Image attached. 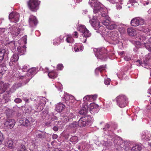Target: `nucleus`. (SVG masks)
<instances>
[{"label": "nucleus", "instance_id": "17", "mask_svg": "<svg viewBox=\"0 0 151 151\" xmlns=\"http://www.w3.org/2000/svg\"><path fill=\"white\" fill-rule=\"evenodd\" d=\"M64 98L65 100L66 101V103L67 105L68 106L73 104L72 99L73 98L72 96H70L67 93H65L64 95Z\"/></svg>", "mask_w": 151, "mask_h": 151}, {"label": "nucleus", "instance_id": "48", "mask_svg": "<svg viewBox=\"0 0 151 151\" xmlns=\"http://www.w3.org/2000/svg\"><path fill=\"white\" fill-rule=\"evenodd\" d=\"M111 80L109 78L105 79L104 81V83L106 85H109L110 84Z\"/></svg>", "mask_w": 151, "mask_h": 151}, {"label": "nucleus", "instance_id": "27", "mask_svg": "<svg viewBox=\"0 0 151 151\" xmlns=\"http://www.w3.org/2000/svg\"><path fill=\"white\" fill-rule=\"evenodd\" d=\"M83 49V47L81 44H77L74 47V50L75 52L82 51Z\"/></svg>", "mask_w": 151, "mask_h": 151}, {"label": "nucleus", "instance_id": "41", "mask_svg": "<svg viewBox=\"0 0 151 151\" xmlns=\"http://www.w3.org/2000/svg\"><path fill=\"white\" fill-rule=\"evenodd\" d=\"M87 28L84 25H81L77 28V29L83 33Z\"/></svg>", "mask_w": 151, "mask_h": 151}, {"label": "nucleus", "instance_id": "11", "mask_svg": "<svg viewBox=\"0 0 151 151\" xmlns=\"http://www.w3.org/2000/svg\"><path fill=\"white\" fill-rule=\"evenodd\" d=\"M37 69L35 68H33L29 69L27 73L25 76L26 77H28V80H30L37 73Z\"/></svg>", "mask_w": 151, "mask_h": 151}, {"label": "nucleus", "instance_id": "36", "mask_svg": "<svg viewBox=\"0 0 151 151\" xmlns=\"http://www.w3.org/2000/svg\"><path fill=\"white\" fill-rule=\"evenodd\" d=\"M106 68L105 65H101L99 67L97 68L95 70V73L96 74L98 72H101L103 70H105V68Z\"/></svg>", "mask_w": 151, "mask_h": 151}, {"label": "nucleus", "instance_id": "34", "mask_svg": "<svg viewBox=\"0 0 151 151\" xmlns=\"http://www.w3.org/2000/svg\"><path fill=\"white\" fill-rule=\"evenodd\" d=\"M48 75L49 77L52 79L56 78L57 76V74L53 71L49 72Z\"/></svg>", "mask_w": 151, "mask_h": 151}, {"label": "nucleus", "instance_id": "23", "mask_svg": "<svg viewBox=\"0 0 151 151\" xmlns=\"http://www.w3.org/2000/svg\"><path fill=\"white\" fill-rule=\"evenodd\" d=\"M139 39L140 40V42H143L142 44L145 47V43L146 44L147 43L149 40L148 38L146 37L145 35H142L139 37Z\"/></svg>", "mask_w": 151, "mask_h": 151}, {"label": "nucleus", "instance_id": "10", "mask_svg": "<svg viewBox=\"0 0 151 151\" xmlns=\"http://www.w3.org/2000/svg\"><path fill=\"white\" fill-rule=\"evenodd\" d=\"M19 14L16 12H13L9 15V19L12 22L16 23L19 21Z\"/></svg>", "mask_w": 151, "mask_h": 151}, {"label": "nucleus", "instance_id": "19", "mask_svg": "<svg viewBox=\"0 0 151 151\" xmlns=\"http://www.w3.org/2000/svg\"><path fill=\"white\" fill-rule=\"evenodd\" d=\"M88 107L87 105H84L79 111L80 114H85L87 113L88 110Z\"/></svg>", "mask_w": 151, "mask_h": 151}, {"label": "nucleus", "instance_id": "37", "mask_svg": "<svg viewBox=\"0 0 151 151\" xmlns=\"http://www.w3.org/2000/svg\"><path fill=\"white\" fill-rule=\"evenodd\" d=\"M17 151H27L25 146L24 145H21L17 147Z\"/></svg>", "mask_w": 151, "mask_h": 151}, {"label": "nucleus", "instance_id": "30", "mask_svg": "<svg viewBox=\"0 0 151 151\" xmlns=\"http://www.w3.org/2000/svg\"><path fill=\"white\" fill-rule=\"evenodd\" d=\"M145 47L149 51L151 52V37L149 39V40L147 43L146 44L145 43Z\"/></svg>", "mask_w": 151, "mask_h": 151}, {"label": "nucleus", "instance_id": "52", "mask_svg": "<svg viewBox=\"0 0 151 151\" xmlns=\"http://www.w3.org/2000/svg\"><path fill=\"white\" fill-rule=\"evenodd\" d=\"M4 139L3 136L2 134L0 132V145L2 143Z\"/></svg>", "mask_w": 151, "mask_h": 151}, {"label": "nucleus", "instance_id": "12", "mask_svg": "<svg viewBox=\"0 0 151 151\" xmlns=\"http://www.w3.org/2000/svg\"><path fill=\"white\" fill-rule=\"evenodd\" d=\"M142 148L141 144H137L134 145L131 148H129L128 147H126L125 150L126 151H140Z\"/></svg>", "mask_w": 151, "mask_h": 151}, {"label": "nucleus", "instance_id": "47", "mask_svg": "<svg viewBox=\"0 0 151 151\" xmlns=\"http://www.w3.org/2000/svg\"><path fill=\"white\" fill-rule=\"evenodd\" d=\"M3 84H4L3 87L5 91L10 87V85L8 83H4L3 82Z\"/></svg>", "mask_w": 151, "mask_h": 151}, {"label": "nucleus", "instance_id": "9", "mask_svg": "<svg viewBox=\"0 0 151 151\" xmlns=\"http://www.w3.org/2000/svg\"><path fill=\"white\" fill-rule=\"evenodd\" d=\"M90 22L92 26L96 30L100 31L99 29H102L103 28L102 26L100 25V23L98 20L93 19Z\"/></svg>", "mask_w": 151, "mask_h": 151}, {"label": "nucleus", "instance_id": "40", "mask_svg": "<svg viewBox=\"0 0 151 151\" xmlns=\"http://www.w3.org/2000/svg\"><path fill=\"white\" fill-rule=\"evenodd\" d=\"M18 52L22 53V54H24L25 51L26 47L25 46H23L22 47H18L17 48Z\"/></svg>", "mask_w": 151, "mask_h": 151}, {"label": "nucleus", "instance_id": "57", "mask_svg": "<svg viewBox=\"0 0 151 151\" xmlns=\"http://www.w3.org/2000/svg\"><path fill=\"white\" fill-rule=\"evenodd\" d=\"M109 125L108 124H106L105 127L104 128H103V129L104 130L106 131L107 130H108V129L109 128Z\"/></svg>", "mask_w": 151, "mask_h": 151}, {"label": "nucleus", "instance_id": "2", "mask_svg": "<svg viewBox=\"0 0 151 151\" xmlns=\"http://www.w3.org/2000/svg\"><path fill=\"white\" fill-rule=\"evenodd\" d=\"M40 2L37 0H29L27 2L29 8L32 11L35 12L39 8Z\"/></svg>", "mask_w": 151, "mask_h": 151}, {"label": "nucleus", "instance_id": "20", "mask_svg": "<svg viewBox=\"0 0 151 151\" xmlns=\"http://www.w3.org/2000/svg\"><path fill=\"white\" fill-rule=\"evenodd\" d=\"M31 118H28V119L27 118H24L23 119L20 120V122L22 123L23 126L26 127L28 126L30 124V121Z\"/></svg>", "mask_w": 151, "mask_h": 151}, {"label": "nucleus", "instance_id": "3", "mask_svg": "<svg viewBox=\"0 0 151 151\" xmlns=\"http://www.w3.org/2000/svg\"><path fill=\"white\" fill-rule=\"evenodd\" d=\"M127 100V97L124 95H120L116 98L117 105L121 108L125 106Z\"/></svg>", "mask_w": 151, "mask_h": 151}, {"label": "nucleus", "instance_id": "14", "mask_svg": "<svg viewBox=\"0 0 151 151\" xmlns=\"http://www.w3.org/2000/svg\"><path fill=\"white\" fill-rule=\"evenodd\" d=\"M15 124L14 120L8 119L6 120L4 123V126L7 129H9L12 128Z\"/></svg>", "mask_w": 151, "mask_h": 151}, {"label": "nucleus", "instance_id": "26", "mask_svg": "<svg viewBox=\"0 0 151 151\" xmlns=\"http://www.w3.org/2000/svg\"><path fill=\"white\" fill-rule=\"evenodd\" d=\"M9 46L12 52H14L16 50L17 45L15 41H11L9 44Z\"/></svg>", "mask_w": 151, "mask_h": 151}, {"label": "nucleus", "instance_id": "5", "mask_svg": "<svg viewBox=\"0 0 151 151\" xmlns=\"http://www.w3.org/2000/svg\"><path fill=\"white\" fill-rule=\"evenodd\" d=\"M145 23L144 20L139 17L133 19L131 21V24L133 26L136 27L139 25H142Z\"/></svg>", "mask_w": 151, "mask_h": 151}, {"label": "nucleus", "instance_id": "55", "mask_svg": "<svg viewBox=\"0 0 151 151\" xmlns=\"http://www.w3.org/2000/svg\"><path fill=\"white\" fill-rule=\"evenodd\" d=\"M14 101L17 103H19L22 102V100L20 98H17L15 99Z\"/></svg>", "mask_w": 151, "mask_h": 151}, {"label": "nucleus", "instance_id": "59", "mask_svg": "<svg viewBox=\"0 0 151 151\" xmlns=\"http://www.w3.org/2000/svg\"><path fill=\"white\" fill-rule=\"evenodd\" d=\"M78 32H74L73 34L74 37L75 38H77L78 37Z\"/></svg>", "mask_w": 151, "mask_h": 151}, {"label": "nucleus", "instance_id": "60", "mask_svg": "<svg viewBox=\"0 0 151 151\" xmlns=\"http://www.w3.org/2000/svg\"><path fill=\"white\" fill-rule=\"evenodd\" d=\"M86 144L85 142L82 143V144L80 145L81 146V148L82 150H83L85 149V146Z\"/></svg>", "mask_w": 151, "mask_h": 151}, {"label": "nucleus", "instance_id": "39", "mask_svg": "<svg viewBox=\"0 0 151 151\" xmlns=\"http://www.w3.org/2000/svg\"><path fill=\"white\" fill-rule=\"evenodd\" d=\"M111 38L114 41H116L118 39V36L116 32H112L111 33Z\"/></svg>", "mask_w": 151, "mask_h": 151}, {"label": "nucleus", "instance_id": "16", "mask_svg": "<svg viewBox=\"0 0 151 151\" xmlns=\"http://www.w3.org/2000/svg\"><path fill=\"white\" fill-rule=\"evenodd\" d=\"M9 52L7 49H0V61H2L4 57H7Z\"/></svg>", "mask_w": 151, "mask_h": 151}, {"label": "nucleus", "instance_id": "44", "mask_svg": "<svg viewBox=\"0 0 151 151\" xmlns=\"http://www.w3.org/2000/svg\"><path fill=\"white\" fill-rule=\"evenodd\" d=\"M74 40L70 35H68L66 39V41L68 43H71L73 42Z\"/></svg>", "mask_w": 151, "mask_h": 151}, {"label": "nucleus", "instance_id": "50", "mask_svg": "<svg viewBox=\"0 0 151 151\" xmlns=\"http://www.w3.org/2000/svg\"><path fill=\"white\" fill-rule=\"evenodd\" d=\"M63 68V66L62 64H59L58 65L57 69L59 70H62Z\"/></svg>", "mask_w": 151, "mask_h": 151}, {"label": "nucleus", "instance_id": "45", "mask_svg": "<svg viewBox=\"0 0 151 151\" xmlns=\"http://www.w3.org/2000/svg\"><path fill=\"white\" fill-rule=\"evenodd\" d=\"M90 95H87L85 96L83 99V101H91V98Z\"/></svg>", "mask_w": 151, "mask_h": 151}, {"label": "nucleus", "instance_id": "28", "mask_svg": "<svg viewBox=\"0 0 151 151\" xmlns=\"http://www.w3.org/2000/svg\"><path fill=\"white\" fill-rule=\"evenodd\" d=\"M40 101L39 104L42 107H40V109L39 110H42L43 109V106L46 103L45 99L44 98L41 97L39 99Z\"/></svg>", "mask_w": 151, "mask_h": 151}, {"label": "nucleus", "instance_id": "8", "mask_svg": "<svg viewBox=\"0 0 151 151\" xmlns=\"http://www.w3.org/2000/svg\"><path fill=\"white\" fill-rule=\"evenodd\" d=\"M89 109L90 112L92 114L97 113L99 109L98 105L94 103H92L90 104Z\"/></svg>", "mask_w": 151, "mask_h": 151}, {"label": "nucleus", "instance_id": "56", "mask_svg": "<svg viewBox=\"0 0 151 151\" xmlns=\"http://www.w3.org/2000/svg\"><path fill=\"white\" fill-rule=\"evenodd\" d=\"M116 9H121L122 7L118 3H117L116 4Z\"/></svg>", "mask_w": 151, "mask_h": 151}, {"label": "nucleus", "instance_id": "63", "mask_svg": "<svg viewBox=\"0 0 151 151\" xmlns=\"http://www.w3.org/2000/svg\"><path fill=\"white\" fill-rule=\"evenodd\" d=\"M53 129L54 131H57L58 130V128L57 127L55 126L53 127Z\"/></svg>", "mask_w": 151, "mask_h": 151}, {"label": "nucleus", "instance_id": "29", "mask_svg": "<svg viewBox=\"0 0 151 151\" xmlns=\"http://www.w3.org/2000/svg\"><path fill=\"white\" fill-rule=\"evenodd\" d=\"M116 27L117 25L114 22L111 21L107 28L108 29L112 30L116 28Z\"/></svg>", "mask_w": 151, "mask_h": 151}, {"label": "nucleus", "instance_id": "35", "mask_svg": "<svg viewBox=\"0 0 151 151\" xmlns=\"http://www.w3.org/2000/svg\"><path fill=\"white\" fill-rule=\"evenodd\" d=\"M61 38V36H60L59 37H58L54 39L53 41V44L54 45H59L62 40Z\"/></svg>", "mask_w": 151, "mask_h": 151}, {"label": "nucleus", "instance_id": "46", "mask_svg": "<svg viewBox=\"0 0 151 151\" xmlns=\"http://www.w3.org/2000/svg\"><path fill=\"white\" fill-rule=\"evenodd\" d=\"M5 30L6 29L5 28H0V36L1 35V37H3L5 35L4 32Z\"/></svg>", "mask_w": 151, "mask_h": 151}, {"label": "nucleus", "instance_id": "31", "mask_svg": "<svg viewBox=\"0 0 151 151\" xmlns=\"http://www.w3.org/2000/svg\"><path fill=\"white\" fill-rule=\"evenodd\" d=\"M78 126V124L77 122H74L70 124L69 125V128L76 129Z\"/></svg>", "mask_w": 151, "mask_h": 151}, {"label": "nucleus", "instance_id": "21", "mask_svg": "<svg viewBox=\"0 0 151 151\" xmlns=\"http://www.w3.org/2000/svg\"><path fill=\"white\" fill-rule=\"evenodd\" d=\"M141 137L142 139L146 140L150 136L149 133L146 131L143 132L140 134Z\"/></svg>", "mask_w": 151, "mask_h": 151}, {"label": "nucleus", "instance_id": "6", "mask_svg": "<svg viewBox=\"0 0 151 151\" xmlns=\"http://www.w3.org/2000/svg\"><path fill=\"white\" fill-rule=\"evenodd\" d=\"M21 29L19 28H17L16 26L13 25L11 27L9 28V31L10 32L12 36L14 37H16L20 33Z\"/></svg>", "mask_w": 151, "mask_h": 151}, {"label": "nucleus", "instance_id": "15", "mask_svg": "<svg viewBox=\"0 0 151 151\" xmlns=\"http://www.w3.org/2000/svg\"><path fill=\"white\" fill-rule=\"evenodd\" d=\"M29 23L30 27H32L33 25H36L38 23V21L36 17L33 15L30 16L29 19Z\"/></svg>", "mask_w": 151, "mask_h": 151}, {"label": "nucleus", "instance_id": "49", "mask_svg": "<svg viewBox=\"0 0 151 151\" xmlns=\"http://www.w3.org/2000/svg\"><path fill=\"white\" fill-rule=\"evenodd\" d=\"M142 30L144 32L146 33H148V32H149L150 33H151V30H150V29L147 27L143 28Z\"/></svg>", "mask_w": 151, "mask_h": 151}, {"label": "nucleus", "instance_id": "53", "mask_svg": "<svg viewBox=\"0 0 151 151\" xmlns=\"http://www.w3.org/2000/svg\"><path fill=\"white\" fill-rule=\"evenodd\" d=\"M28 67H27V66L26 65H24L22 69V72H27V71H28V68H27Z\"/></svg>", "mask_w": 151, "mask_h": 151}, {"label": "nucleus", "instance_id": "58", "mask_svg": "<svg viewBox=\"0 0 151 151\" xmlns=\"http://www.w3.org/2000/svg\"><path fill=\"white\" fill-rule=\"evenodd\" d=\"M124 59L125 60L128 61L129 60L131 59V58L130 57L128 56H125L124 58Z\"/></svg>", "mask_w": 151, "mask_h": 151}, {"label": "nucleus", "instance_id": "38", "mask_svg": "<svg viewBox=\"0 0 151 151\" xmlns=\"http://www.w3.org/2000/svg\"><path fill=\"white\" fill-rule=\"evenodd\" d=\"M91 35V33L87 29L83 33V36L85 37H90Z\"/></svg>", "mask_w": 151, "mask_h": 151}, {"label": "nucleus", "instance_id": "64", "mask_svg": "<svg viewBox=\"0 0 151 151\" xmlns=\"http://www.w3.org/2000/svg\"><path fill=\"white\" fill-rule=\"evenodd\" d=\"M23 100L24 101H25L26 103H28L29 100L27 99L26 98L24 97L23 98Z\"/></svg>", "mask_w": 151, "mask_h": 151}, {"label": "nucleus", "instance_id": "32", "mask_svg": "<svg viewBox=\"0 0 151 151\" xmlns=\"http://www.w3.org/2000/svg\"><path fill=\"white\" fill-rule=\"evenodd\" d=\"M127 31L128 34L130 36H134L136 34L135 30L131 28H128Z\"/></svg>", "mask_w": 151, "mask_h": 151}, {"label": "nucleus", "instance_id": "62", "mask_svg": "<svg viewBox=\"0 0 151 151\" xmlns=\"http://www.w3.org/2000/svg\"><path fill=\"white\" fill-rule=\"evenodd\" d=\"M63 88L62 87V85L60 84L58 88V90L60 91H62Z\"/></svg>", "mask_w": 151, "mask_h": 151}, {"label": "nucleus", "instance_id": "43", "mask_svg": "<svg viewBox=\"0 0 151 151\" xmlns=\"http://www.w3.org/2000/svg\"><path fill=\"white\" fill-rule=\"evenodd\" d=\"M3 82H0V94H2L5 91V89L4 88V86Z\"/></svg>", "mask_w": 151, "mask_h": 151}, {"label": "nucleus", "instance_id": "22", "mask_svg": "<svg viewBox=\"0 0 151 151\" xmlns=\"http://www.w3.org/2000/svg\"><path fill=\"white\" fill-rule=\"evenodd\" d=\"M151 62V53H149L147 55L145 56V59L143 60L144 65H146L149 64V62Z\"/></svg>", "mask_w": 151, "mask_h": 151}, {"label": "nucleus", "instance_id": "25", "mask_svg": "<svg viewBox=\"0 0 151 151\" xmlns=\"http://www.w3.org/2000/svg\"><path fill=\"white\" fill-rule=\"evenodd\" d=\"M65 107V106L62 103H59L57 104L56 109L58 112H60Z\"/></svg>", "mask_w": 151, "mask_h": 151}, {"label": "nucleus", "instance_id": "1", "mask_svg": "<svg viewBox=\"0 0 151 151\" xmlns=\"http://www.w3.org/2000/svg\"><path fill=\"white\" fill-rule=\"evenodd\" d=\"M88 3L92 6L94 7L93 12L95 13L100 12L102 17V24L107 27L111 21L109 20V17L107 14V10L106 8L101 4L97 2L96 0H90Z\"/></svg>", "mask_w": 151, "mask_h": 151}, {"label": "nucleus", "instance_id": "33", "mask_svg": "<svg viewBox=\"0 0 151 151\" xmlns=\"http://www.w3.org/2000/svg\"><path fill=\"white\" fill-rule=\"evenodd\" d=\"M68 114L67 118L64 119V120L66 119V120H65L64 121L68 122L69 120L73 118L75 116V115L72 113H68Z\"/></svg>", "mask_w": 151, "mask_h": 151}, {"label": "nucleus", "instance_id": "51", "mask_svg": "<svg viewBox=\"0 0 151 151\" xmlns=\"http://www.w3.org/2000/svg\"><path fill=\"white\" fill-rule=\"evenodd\" d=\"M90 97H91V101L95 100L97 97V96L96 95H90Z\"/></svg>", "mask_w": 151, "mask_h": 151}, {"label": "nucleus", "instance_id": "4", "mask_svg": "<svg viewBox=\"0 0 151 151\" xmlns=\"http://www.w3.org/2000/svg\"><path fill=\"white\" fill-rule=\"evenodd\" d=\"M93 51L96 56L98 58L103 60L107 56V54H105L106 50L104 49L94 48Z\"/></svg>", "mask_w": 151, "mask_h": 151}, {"label": "nucleus", "instance_id": "24", "mask_svg": "<svg viewBox=\"0 0 151 151\" xmlns=\"http://www.w3.org/2000/svg\"><path fill=\"white\" fill-rule=\"evenodd\" d=\"M114 143L117 145H121L123 143V141L122 139L119 137H116L114 139H113Z\"/></svg>", "mask_w": 151, "mask_h": 151}, {"label": "nucleus", "instance_id": "61", "mask_svg": "<svg viewBox=\"0 0 151 151\" xmlns=\"http://www.w3.org/2000/svg\"><path fill=\"white\" fill-rule=\"evenodd\" d=\"M52 137L54 139H56L58 137V135L56 134H53L52 136Z\"/></svg>", "mask_w": 151, "mask_h": 151}, {"label": "nucleus", "instance_id": "42", "mask_svg": "<svg viewBox=\"0 0 151 151\" xmlns=\"http://www.w3.org/2000/svg\"><path fill=\"white\" fill-rule=\"evenodd\" d=\"M78 137L76 136H74L71 137L70 139L71 142L74 143H75L78 142Z\"/></svg>", "mask_w": 151, "mask_h": 151}, {"label": "nucleus", "instance_id": "18", "mask_svg": "<svg viewBox=\"0 0 151 151\" xmlns=\"http://www.w3.org/2000/svg\"><path fill=\"white\" fill-rule=\"evenodd\" d=\"M5 145L10 149H12L14 148V145L13 141L11 139H6L5 143Z\"/></svg>", "mask_w": 151, "mask_h": 151}, {"label": "nucleus", "instance_id": "13", "mask_svg": "<svg viewBox=\"0 0 151 151\" xmlns=\"http://www.w3.org/2000/svg\"><path fill=\"white\" fill-rule=\"evenodd\" d=\"M19 58V55L18 53H15L14 54L10 59L9 63V65L10 66H12L17 63Z\"/></svg>", "mask_w": 151, "mask_h": 151}, {"label": "nucleus", "instance_id": "7", "mask_svg": "<svg viewBox=\"0 0 151 151\" xmlns=\"http://www.w3.org/2000/svg\"><path fill=\"white\" fill-rule=\"evenodd\" d=\"M90 118V116H88L81 117L78 122V126L80 127L85 126L88 122V120Z\"/></svg>", "mask_w": 151, "mask_h": 151}, {"label": "nucleus", "instance_id": "54", "mask_svg": "<svg viewBox=\"0 0 151 151\" xmlns=\"http://www.w3.org/2000/svg\"><path fill=\"white\" fill-rule=\"evenodd\" d=\"M135 63L136 65L139 66L140 65L143 64L142 61L138 60L136 61Z\"/></svg>", "mask_w": 151, "mask_h": 151}]
</instances>
